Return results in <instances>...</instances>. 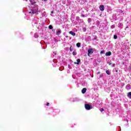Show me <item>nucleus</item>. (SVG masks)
<instances>
[{"instance_id": "obj_1", "label": "nucleus", "mask_w": 131, "mask_h": 131, "mask_svg": "<svg viewBox=\"0 0 131 131\" xmlns=\"http://www.w3.org/2000/svg\"><path fill=\"white\" fill-rule=\"evenodd\" d=\"M85 108L86 110H91V109H93V107L89 104H85Z\"/></svg>"}, {"instance_id": "obj_2", "label": "nucleus", "mask_w": 131, "mask_h": 131, "mask_svg": "<svg viewBox=\"0 0 131 131\" xmlns=\"http://www.w3.org/2000/svg\"><path fill=\"white\" fill-rule=\"evenodd\" d=\"M94 53V49L93 48H90L88 50V56H90V55H92Z\"/></svg>"}, {"instance_id": "obj_3", "label": "nucleus", "mask_w": 131, "mask_h": 131, "mask_svg": "<svg viewBox=\"0 0 131 131\" xmlns=\"http://www.w3.org/2000/svg\"><path fill=\"white\" fill-rule=\"evenodd\" d=\"M69 34H71V35H73V36H75L76 35V34L74 32H73L72 31H70L69 32Z\"/></svg>"}, {"instance_id": "obj_4", "label": "nucleus", "mask_w": 131, "mask_h": 131, "mask_svg": "<svg viewBox=\"0 0 131 131\" xmlns=\"http://www.w3.org/2000/svg\"><path fill=\"white\" fill-rule=\"evenodd\" d=\"M86 92V88H83L82 91L81 93L82 94H85V92Z\"/></svg>"}, {"instance_id": "obj_5", "label": "nucleus", "mask_w": 131, "mask_h": 131, "mask_svg": "<svg viewBox=\"0 0 131 131\" xmlns=\"http://www.w3.org/2000/svg\"><path fill=\"white\" fill-rule=\"evenodd\" d=\"M100 10L101 11H104V5H100Z\"/></svg>"}, {"instance_id": "obj_6", "label": "nucleus", "mask_w": 131, "mask_h": 131, "mask_svg": "<svg viewBox=\"0 0 131 131\" xmlns=\"http://www.w3.org/2000/svg\"><path fill=\"white\" fill-rule=\"evenodd\" d=\"M79 63H80V59H77V62H75V64H77V65H79Z\"/></svg>"}, {"instance_id": "obj_7", "label": "nucleus", "mask_w": 131, "mask_h": 131, "mask_svg": "<svg viewBox=\"0 0 131 131\" xmlns=\"http://www.w3.org/2000/svg\"><path fill=\"white\" fill-rule=\"evenodd\" d=\"M105 56H111V52H107L105 53Z\"/></svg>"}, {"instance_id": "obj_8", "label": "nucleus", "mask_w": 131, "mask_h": 131, "mask_svg": "<svg viewBox=\"0 0 131 131\" xmlns=\"http://www.w3.org/2000/svg\"><path fill=\"white\" fill-rule=\"evenodd\" d=\"M61 34V30H58L56 32V35H60Z\"/></svg>"}, {"instance_id": "obj_9", "label": "nucleus", "mask_w": 131, "mask_h": 131, "mask_svg": "<svg viewBox=\"0 0 131 131\" xmlns=\"http://www.w3.org/2000/svg\"><path fill=\"white\" fill-rule=\"evenodd\" d=\"M77 54V53L76 51H74L72 53V55H73V56H76Z\"/></svg>"}, {"instance_id": "obj_10", "label": "nucleus", "mask_w": 131, "mask_h": 131, "mask_svg": "<svg viewBox=\"0 0 131 131\" xmlns=\"http://www.w3.org/2000/svg\"><path fill=\"white\" fill-rule=\"evenodd\" d=\"M106 74H108V75H110V71L109 70L106 71Z\"/></svg>"}, {"instance_id": "obj_11", "label": "nucleus", "mask_w": 131, "mask_h": 131, "mask_svg": "<svg viewBox=\"0 0 131 131\" xmlns=\"http://www.w3.org/2000/svg\"><path fill=\"white\" fill-rule=\"evenodd\" d=\"M128 97H129L130 99H131V92H129L128 93V95H127Z\"/></svg>"}, {"instance_id": "obj_12", "label": "nucleus", "mask_w": 131, "mask_h": 131, "mask_svg": "<svg viewBox=\"0 0 131 131\" xmlns=\"http://www.w3.org/2000/svg\"><path fill=\"white\" fill-rule=\"evenodd\" d=\"M37 12V11L36 10H35V11L33 10H32V14H36Z\"/></svg>"}, {"instance_id": "obj_13", "label": "nucleus", "mask_w": 131, "mask_h": 131, "mask_svg": "<svg viewBox=\"0 0 131 131\" xmlns=\"http://www.w3.org/2000/svg\"><path fill=\"white\" fill-rule=\"evenodd\" d=\"M76 46L78 48L80 47V43H77Z\"/></svg>"}, {"instance_id": "obj_14", "label": "nucleus", "mask_w": 131, "mask_h": 131, "mask_svg": "<svg viewBox=\"0 0 131 131\" xmlns=\"http://www.w3.org/2000/svg\"><path fill=\"white\" fill-rule=\"evenodd\" d=\"M104 76V74H101L99 75V78H101Z\"/></svg>"}, {"instance_id": "obj_15", "label": "nucleus", "mask_w": 131, "mask_h": 131, "mask_svg": "<svg viewBox=\"0 0 131 131\" xmlns=\"http://www.w3.org/2000/svg\"><path fill=\"white\" fill-rule=\"evenodd\" d=\"M111 28H112V29H114V28H115V25H113L111 26Z\"/></svg>"}, {"instance_id": "obj_16", "label": "nucleus", "mask_w": 131, "mask_h": 131, "mask_svg": "<svg viewBox=\"0 0 131 131\" xmlns=\"http://www.w3.org/2000/svg\"><path fill=\"white\" fill-rule=\"evenodd\" d=\"M52 28H53V26L50 25V26H49V29H52Z\"/></svg>"}, {"instance_id": "obj_17", "label": "nucleus", "mask_w": 131, "mask_h": 131, "mask_svg": "<svg viewBox=\"0 0 131 131\" xmlns=\"http://www.w3.org/2000/svg\"><path fill=\"white\" fill-rule=\"evenodd\" d=\"M114 39H117V35H115L114 36Z\"/></svg>"}, {"instance_id": "obj_18", "label": "nucleus", "mask_w": 131, "mask_h": 131, "mask_svg": "<svg viewBox=\"0 0 131 131\" xmlns=\"http://www.w3.org/2000/svg\"><path fill=\"white\" fill-rule=\"evenodd\" d=\"M83 31H84V32H85L86 31V28H83Z\"/></svg>"}, {"instance_id": "obj_19", "label": "nucleus", "mask_w": 131, "mask_h": 131, "mask_svg": "<svg viewBox=\"0 0 131 131\" xmlns=\"http://www.w3.org/2000/svg\"><path fill=\"white\" fill-rule=\"evenodd\" d=\"M100 111H101V112H103V111H104V108H101L100 109Z\"/></svg>"}, {"instance_id": "obj_20", "label": "nucleus", "mask_w": 131, "mask_h": 131, "mask_svg": "<svg viewBox=\"0 0 131 131\" xmlns=\"http://www.w3.org/2000/svg\"><path fill=\"white\" fill-rule=\"evenodd\" d=\"M46 106H50V103L49 102H47L46 104Z\"/></svg>"}, {"instance_id": "obj_21", "label": "nucleus", "mask_w": 131, "mask_h": 131, "mask_svg": "<svg viewBox=\"0 0 131 131\" xmlns=\"http://www.w3.org/2000/svg\"><path fill=\"white\" fill-rule=\"evenodd\" d=\"M53 53L54 54V55H57V52L56 51H54Z\"/></svg>"}, {"instance_id": "obj_22", "label": "nucleus", "mask_w": 131, "mask_h": 131, "mask_svg": "<svg viewBox=\"0 0 131 131\" xmlns=\"http://www.w3.org/2000/svg\"><path fill=\"white\" fill-rule=\"evenodd\" d=\"M70 51H72V47H70Z\"/></svg>"}, {"instance_id": "obj_23", "label": "nucleus", "mask_w": 131, "mask_h": 131, "mask_svg": "<svg viewBox=\"0 0 131 131\" xmlns=\"http://www.w3.org/2000/svg\"><path fill=\"white\" fill-rule=\"evenodd\" d=\"M100 53H101V54H104V51H101L100 52Z\"/></svg>"}, {"instance_id": "obj_24", "label": "nucleus", "mask_w": 131, "mask_h": 131, "mask_svg": "<svg viewBox=\"0 0 131 131\" xmlns=\"http://www.w3.org/2000/svg\"><path fill=\"white\" fill-rule=\"evenodd\" d=\"M112 63H111V62H110V63H108V65H112Z\"/></svg>"}, {"instance_id": "obj_25", "label": "nucleus", "mask_w": 131, "mask_h": 131, "mask_svg": "<svg viewBox=\"0 0 131 131\" xmlns=\"http://www.w3.org/2000/svg\"><path fill=\"white\" fill-rule=\"evenodd\" d=\"M113 67H115V64H113Z\"/></svg>"}, {"instance_id": "obj_26", "label": "nucleus", "mask_w": 131, "mask_h": 131, "mask_svg": "<svg viewBox=\"0 0 131 131\" xmlns=\"http://www.w3.org/2000/svg\"><path fill=\"white\" fill-rule=\"evenodd\" d=\"M100 73H101V72H97V74H100Z\"/></svg>"}, {"instance_id": "obj_27", "label": "nucleus", "mask_w": 131, "mask_h": 131, "mask_svg": "<svg viewBox=\"0 0 131 131\" xmlns=\"http://www.w3.org/2000/svg\"><path fill=\"white\" fill-rule=\"evenodd\" d=\"M51 14H54V11H51Z\"/></svg>"}, {"instance_id": "obj_28", "label": "nucleus", "mask_w": 131, "mask_h": 131, "mask_svg": "<svg viewBox=\"0 0 131 131\" xmlns=\"http://www.w3.org/2000/svg\"><path fill=\"white\" fill-rule=\"evenodd\" d=\"M66 38H68V36H66Z\"/></svg>"}, {"instance_id": "obj_29", "label": "nucleus", "mask_w": 131, "mask_h": 131, "mask_svg": "<svg viewBox=\"0 0 131 131\" xmlns=\"http://www.w3.org/2000/svg\"><path fill=\"white\" fill-rule=\"evenodd\" d=\"M126 28H128V26H127V27H126Z\"/></svg>"}, {"instance_id": "obj_30", "label": "nucleus", "mask_w": 131, "mask_h": 131, "mask_svg": "<svg viewBox=\"0 0 131 131\" xmlns=\"http://www.w3.org/2000/svg\"><path fill=\"white\" fill-rule=\"evenodd\" d=\"M70 39H71V37H70Z\"/></svg>"}, {"instance_id": "obj_31", "label": "nucleus", "mask_w": 131, "mask_h": 131, "mask_svg": "<svg viewBox=\"0 0 131 131\" xmlns=\"http://www.w3.org/2000/svg\"><path fill=\"white\" fill-rule=\"evenodd\" d=\"M29 13H30V14H31V12H30Z\"/></svg>"}, {"instance_id": "obj_32", "label": "nucleus", "mask_w": 131, "mask_h": 131, "mask_svg": "<svg viewBox=\"0 0 131 131\" xmlns=\"http://www.w3.org/2000/svg\"><path fill=\"white\" fill-rule=\"evenodd\" d=\"M46 1H47V0H44V2H46Z\"/></svg>"}]
</instances>
